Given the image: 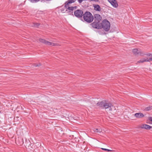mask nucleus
<instances>
[{"label": "nucleus", "instance_id": "f257e3e1", "mask_svg": "<svg viewBox=\"0 0 152 152\" xmlns=\"http://www.w3.org/2000/svg\"><path fill=\"white\" fill-rule=\"evenodd\" d=\"M96 104L97 106L102 109H108L107 110L109 112H111L114 108L112 104L110 102L104 101L98 102Z\"/></svg>", "mask_w": 152, "mask_h": 152}, {"label": "nucleus", "instance_id": "f03ea898", "mask_svg": "<svg viewBox=\"0 0 152 152\" xmlns=\"http://www.w3.org/2000/svg\"><path fill=\"white\" fill-rule=\"evenodd\" d=\"M94 21L91 24L93 28L97 29L101 28V21L102 19L101 16L98 14H96L94 15Z\"/></svg>", "mask_w": 152, "mask_h": 152}, {"label": "nucleus", "instance_id": "7ed1b4c3", "mask_svg": "<svg viewBox=\"0 0 152 152\" xmlns=\"http://www.w3.org/2000/svg\"><path fill=\"white\" fill-rule=\"evenodd\" d=\"M84 20L85 21L89 23L93 21L94 18L93 15L89 12H86L83 15Z\"/></svg>", "mask_w": 152, "mask_h": 152}, {"label": "nucleus", "instance_id": "20e7f679", "mask_svg": "<svg viewBox=\"0 0 152 152\" xmlns=\"http://www.w3.org/2000/svg\"><path fill=\"white\" fill-rule=\"evenodd\" d=\"M101 24V28H103L105 31H108L110 29V22L107 20L104 19L102 21Z\"/></svg>", "mask_w": 152, "mask_h": 152}, {"label": "nucleus", "instance_id": "39448f33", "mask_svg": "<svg viewBox=\"0 0 152 152\" xmlns=\"http://www.w3.org/2000/svg\"><path fill=\"white\" fill-rule=\"evenodd\" d=\"M39 42L43 43L47 45H51V46H58V44L57 43H53L51 42L48 41L44 39H39Z\"/></svg>", "mask_w": 152, "mask_h": 152}, {"label": "nucleus", "instance_id": "423d86ee", "mask_svg": "<svg viewBox=\"0 0 152 152\" xmlns=\"http://www.w3.org/2000/svg\"><path fill=\"white\" fill-rule=\"evenodd\" d=\"M74 14L75 17L78 18H82L84 15L83 11L79 9L75 10Z\"/></svg>", "mask_w": 152, "mask_h": 152}, {"label": "nucleus", "instance_id": "0eeeda50", "mask_svg": "<svg viewBox=\"0 0 152 152\" xmlns=\"http://www.w3.org/2000/svg\"><path fill=\"white\" fill-rule=\"evenodd\" d=\"M132 52L133 54L135 56L139 55L141 56H143L144 55V53L140 49H133Z\"/></svg>", "mask_w": 152, "mask_h": 152}, {"label": "nucleus", "instance_id": "6e6552de", "mask_svg": "<svg viewBox=\"0 0 152 152\" xmlns=\"http://www.w3.org/2000/svg\"><path fill=\"white\" fill-rule=\"evenodd\" d=\"M64 7L66 9V11L68 12L69 13H73L74 10H76L77 8V6L71 7V6H67L66 7Z\"/></svg>", "mask_w": 152, "mask_h": 152}, {"label": "nucleus", "instance_id": "1a4fd4ad", "mask_svg": "<svg viewBox=\"0 0 152 152\" xmlns=\"http://www.w3.org/2000/svg\"><path fill=\"white\" fill-rule=\"evenodd\" d=\"M76 0H68L64 4V7H67V6H71V4L75 2Z\"/></svg>", "mask_w": 152, "mask_h": 152}, {"label": "nucleus", "instance_id": "9d476101", "mask_svg": "<svg viewBox=\"0 0 152 152\" xmlns=\"http://www.w3.org/2000/svg\"><path fill=\"white\" fill-rule=\"evenodd\" d=\"M16 143L20 145H22L24 143L23 139L22 138H18V139L16 140Z\"/></svg>", "mask_w": 152, "mask_h": 152}, {"label": "nucleus", "instance_id": "9b49d317", "mask_svg": "<svg viewBox=\"0 0 152 152\" xmlns=\"http://www.w3.org/2000/svg\"><path fill=\"white\" fill-rule=\"evenodd\" d=\"M134 116L137 118H142L144 116L143 114L141 113H136L134 114Z\"/></svg>", "mask_w": 152, "mask_h": 152}, {"label": "nucleus", "instance_id": "f8f14e48", "mask_svg": "<svg viewBox=\"0 0 152 152\" xmlns=\"http://www.w3.org/2000/svg\"><path fill=\"white\" fill-rule=\"evenodd\" d=\"M109 2L114 7H117L118 6V4L117 2L115 0H108Z\"/></svg>", "mask_w": 152, "mask_h": 152}, {"label": "nucleus", "instance_id": "ddd939ff", "mask_svg": "<svg viewBox=\"0 0 152 152\" xmlns=\"http://www.w3.org/2000/svg\"><path fill=\"white\" fill-rule=\"evenodd\" d=\"M140 127L142 129H150L152 127L149 125L146 124H144L141 125Z\"/></svg>", "mask_w": 152, "mask_h": 152}, {"label": "nucleus", "instance_id": "4468645a", "mask_svg": "<svg viewBox=\"0 0 152 152\" xmlns=\"http://www.w3.org/2000/svg\"><path fill=\"white\" fill-rule=\"evenodd\" d=\"M94 9L95 10L100 12L101 11V8L100 6L98 4L93 5Z\"/></svg>", "mask_w": 152, "mask_h": 152}, {"label": "nucleus", "instance_id": "2eb2a0df", "mask_svg": "<svg viewBox=\"0 0 152 152\" xmlns=\"http://www.w3.org/2000/svg\"><path fill=\"white\" fill-rule=\"evenodd\" d=\"M148 62V58H147V59L143 58L140 60L138 61L137 62V63H143L144 62Z\"/></svg>", "mask_w": 152, "mask_h": 152}, {"label": "nucleus", "instance_id": "dca6fc26", "mask_svg": "<svg viewBox=\"0 0 152 152\" xmlns=\"http://www.w3.org/2000/svg\"><path fill=\"white\" fill-rule=\"evenodd\" d=\"M93 130L94 132L96 133H100L102 131L101 129L100 128H94Z\"/></svg>", "mask_w": 152, "mask_h": 152}, {"label": "nucleus", "instance_id": "f3484780", "mask_svg": "<svg viewBox=\"0 0 152 152\" xmlns=\"http://www.w3.org/2000/svg\"><path fill=\"white\" fill-rule=\"evenodd\" d=\"M152 109V106H149L148 107H145L144 109V110L145 111H149V110H151Z\"/></svg>", "mask_w": 152, "mask_h": 152}, {"label": "nucleus", "instance_id": "a211bd4d", "mask_svg": "<svg viewBox=\"0 0 152 152\" xmlns=\"http://www.w3.org/2000/svg\"><path fill=\"white\" fill-rule=\"evenodd\" d=\"M102 149L103 150L107 151H114L113 150H109V149H106V148H102Z\"/></svg>", "mask_w": 152, "mask_h": 152}, {"label": "nucleus", "instance_id": "6ab92c4d", "mask_svg": "<svg viewBox=\"0 0 152 152\" xmlns=\"http://www.w3.org/2000/svg\"><path fill=\"white\" fill-rule=\"evenodd\" d=\"M39 0H29V1L32 3H36Z\"/></svg>", "mask_w": 152, "mask_h": 152}, {"label": "nucleus", "instance_id": "aec40b11", "mask_svg": "<svg viewBox=\"0 0 152 152\" xmlns=\"http://www.w3.org/2000/svg\"><path fill=\"white\" fill-rule=\"evenodd\" d=\"M39 25L40 24L38 23H35L34 24L33 26L34 27H37L39 26Z\"/></svg>", "mask_w": 152, "mask_h": 152}, {"label": "nucleus", "instance_id": "412c9836", "mask_svg": "<svg viewBox=\"0 0 152 152\" xmlns=\"http://www.w3.org/2000/svg\"><path fill=\"white\" fill-rule=\"evenodd\" d=\"M144 56L146 55L148 56H151V53H147V54H144Z\"/></svg>", "mask_w": 152, "mask_h": 152}, {"label": "nucleus", "instance_id": "4be33fe9", "mask_svg": "<svg viewBox=\"0 0 152 152\" xmlns=\"http://www.w3.org/2000/svg\"><path fill=\"white\" fill-rule=\"evenodd\" d=\"M61 11L63 13H64L66 12V10L65 11L64 10L62 9H61Z\"/></svg>", "mask_w": 152, "mask_h": 152}, {"label": "nucleus", "instance_id": "5701e85b", "mask_svg": "<svg viewBox=\"0 0 152 152\" xmlns=\"http://www.w3.org/2000/svg\"><path fill=\"white\" fill-rule=\"evenodd\" d=\"M148 62L150 61H152V57L149 58V59L148 58Z\"/></svg>", "mask_w": 152, "mask_h": 152}, {"label": "nucleus", "instance_id": "b1692460", "mask_svg": "<svg viewBox=\"0 0 152 152\" xmlns=\"http://www.w3.org/2000/svg\"><path fill=\"white\" fill-rule=\"evenodd\" d=\"M40 64H39V65L38 64H34V66H40Z\"/></svg>", "mask_w": 152, "mask_h": 152}, {"label": "nucleus", "instance_id": "393cba45", "mask_svg": "<svg viewBox=\"0 0 152 152\" xmlns=\"http://www.w3.org/2000/svg\"><path fill=\"white\" fill-rule=\"evenodd\" d=\"M151 56H152V53H151Z\"/></svg>", "mask_w": 152, "mask_h": 152}, {"label": "nucleus", "instance_id": "a878e982", "mask_svg": "<svg viewBox=\"0 0 152 152\" xmlns=\"http://www.w3.org/2000/svg\"><path fill=\"white\" fill-rule=\"evenodd\" d=\"M93 1H96V0H93Z\"/></svg>", "mask_w": 152, "mask_h": 152}, {"label": "nucleus", "instance_id": "bb28decb", "mask_svg": "<svg viewBox=\"0 0 152 152\" xmlns=\"http://www.w3.org/2000/svg\"><path fill=\"white\" fill-rule=\"evenodd\" d=\"M91 1H93V0H91Z\"/></svg>", "mask_w": 152, "mask_h": 152}]
</instances>
